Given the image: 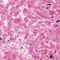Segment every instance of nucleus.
I'll use <instances>...</instances> for the list:
<instances>
[{
    "mask_svg": "<svg viewBox=\"0 0 60 60\" xmlns=\"http://www.w3.org/2000/svg\"><path fill=\"white\" fill-rule=\"evenodd\" d=\"M47 5H51V4H47Z\"/></svg>",
    "mask_w": 60,
    "mask_h": 60,
    "instance_id": "obj_4",
    "label": "nucleus"
},
{
    "mask_svg": "<svg viewBox=\"0 0 60 60\" xmlns=\"http://www.w3.org/2000/svg\"><path fill=\"white\" fill-rule=\"evenodd\" d=\"M11 20H13V19H11Z\"/></svg>",
    "mask_w": 60,
    "mask_h": 60,
    "instance_id": "obj_8",
    "label": "nucleus"
},
{
    "mask_svg": "<svg viewBox=\"0 0 60 60\" xmlns=\"http://www.w3.org/2000/svg\"><path fill=\"white\" fill-rule=\"evenodd\" d=\"M11 38H10V40H11Z\"/></svg>",
    "mask_w": 60,
    "mask_h": 60,
    "instance_id": "obj_7",
    "label": "nucleus"
},
{
    "mask_svg": "<svg viewBox=\"0 0 60 60\" xmlns=\"http://www.w3.org/2000/svg\"><path fill=\"white\" fill-rule=\"evenodd\" d=\"M55 15H56V14H55Z\"/></svg>",
    "mask_w": 60,
    "mask_h": 60,
    "instance_id": "obj_10",
    "label": "nucleus"
},
{
    "mask_svg": "<svg viewBox=\"0 0 60 60\" xmlns=\"http://www.w3.org/2000/svg\"><path fill=\"white\" fill-rule=\"evenodd\" d=\"M13 42H14V41Z\"/></svg>",
    "mask_w": 60,
    "mask_h": 60,
    "instance_id": "obj_12",
    "label": "nucleus"
},
{
    "mask_svg": "<svg viewBox=\"0 0 60 60\" xmlns=\"http://www.w3.org/2000/svg\"><path fill=\"white\" fill-rule=\"evenodd\" d=\"M60 22V20H58L56 22V23H58V22Z\"/></svg>",
    "mask_w": 60,
    "mask_h": 60,
    "instance_id": "obj_1",
    "label": "nucleus"
},
{
    "mask_svg": "<svg viewBox=\"0 0 60 60\" xmlns=\"http://www.w3.org/2000/svg\"><path fill=\"white\" fill-rule=\"evenodd\" d=\"M46 9H48V7L46 8Z\"/></svg>",
    "mask_w": 60,
    "mask_h": 60,
    "instance_id": "obj_5",
    "label": "nucleus"
},
{
    "mask_svg": "<svg viewBox=\"0 0 60 60\" xmlns=\"http://www.w3.org/2000/svg\"><path fill=\"white\" fill-rule=\"evenodd\" d=\"M26 47H27V46H26Z\"/></svg>",
    "mask_w": 60,
    "mask_h": 60,
    "instance_id": "obj_11",
    "label": "nucleus"
},
{
    "mask_svg": "<svg viewBox=\"0 0 60 60\" xmlns=\"http://www.w3.org/2000/svg\"><path fill=\"white\" fill-rule=\"evenodd\" d=\"M2 40V39L0 37V41H1Z\"/></svg>",
    "mask_w": 60,
    "mask_h": 60,
    "instance_id": "obj_3",
    "label": "nucleus"
},
{
    "mask_svg": "<svg viewBox=\"0 0 60 60\" xmlns=\"http://www.w3.org/2000/svg\"><path fill=\"white\" fill-rule=\"evenodd\" d=\"M58 28L57 29V30H58Z\"/></svg>",
    "mask_w": 60,
    "mask_h": 60,
    "instance_id": "obj_9",
    "label": "nucleus"
},
{
    "mask_svg": "<svg viewBox=\"0 0 60 60\" xmlns=\"http://www.w3.org/2000/svg\"><path fill=\"white\" fill-rule=\"evenodd\" d=\"M50 59H52V55L50 56Z\"/></svg>",
    "mask_w": 60,
    "mask_h": 60,
    "instance_id": "obj_2",
    "label": "nucleus"
},
{
    "mask_svg": "<svg viewBox=\"0 0 60 60\" xmlns=\"http://www.w3.org/2000/svg\"><path fill=\"white\" fill-rule=\"evenodd\" d=\"M52 18H54V16H52Z\"/></svg>",
    "mask_w": 60,
    "mask_h": 60,
    "instance_id": "obj_6",
    "label": "nucleus"
}]
</instances>
